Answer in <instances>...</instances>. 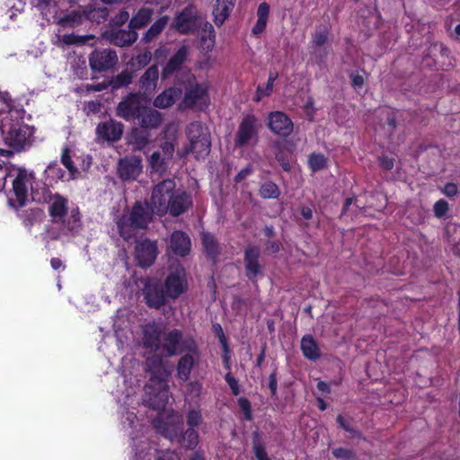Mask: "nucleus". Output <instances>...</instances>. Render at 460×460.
Here are the masks:
<instances>
[{"instance_id":"f257e3e1","label":"nucleus","mask_w":460,"mask_h":460,"mask_svg":"<svg viewBox=\"0 0 460 460\" xmlns=\"http://www.w3.org/2000/svg\"><path fill=\"white\" fill-rule=\"evenodd\" d=\"M155 214L148 202L136 201L129 214H123L117 221L118 233L125 241L136 236L137 230L147 228Z\"/></svg>"},{"instance_id":"f03ea898","label":"nucleus","mask_w":460,"mask_h":460,"mask_svg":"<svg viewBox=\"0 0 460 460\" xmlns=\"http://www.w3.org/2000/svg\"><path fill=\"white\" fill-rule=\"evenodd\" d=\"M35 173L24 167H17L9 170L8 181L11 188L4 189L7 196V204L11 208L24 207L28 201L29 190L32 188Z\"/></svg>"},{"instance_id":"7ed1b4c3","label":"nucleus","mask_w":460,"mask_h":460,"mask_svg":"<svg viewBox=\"0 0 460 460\" xmlns=\"http://www.w3.org/2000/svg\"><path fill=\"white\" fill-rule=\"evenodd\" d=\"M161 348L165 356L173 357L183 352H198V344L193 337L183 338L182 332L172 329L163 335Z\"/></svg>"},{"instance_id":"20e7f679","label":"nucleus","mask_w":460,"mask_h":460,"mask_svg":"<svg viewBox=\"0 0 460 460\" xmlns=\"http://www.w3.org/2000/svg\"><path fill=\"white\" fill-rule=\"evenodd\" d=\"M176 191V183L172 179H165L154 186L149 205L154 208L158 216L167 214V203Z\"/></svg>"},{"instance_id":"39448f33","label":"nucleus","mask_w":460,"mask_h":460,"mask_svg":"<svg viewBox=\"0 0 460 460\" xmlns=\"http://www.w3.org/2000/svg\"><path fill=\"white\" fill-rule=\"evenodd\" d=\"M209 103L210 97L207 85L194 83L185 89L181 106L190 110L203 111L208 107Z\"/></svg>"},{"instance_id":"423d86ee","label":"nucleus","mask_w":460,"mask_h":460,"mask_svg":"<svg viewBox=\"0 0 460 460\" xmlns=\"http://www.w3.org/2000/svg\"><path fill=\"white\" fill-rule=\"evenodd\" d=\"M143 296L146 305L155 310L161 309L171 301L167 296L163 282L157 279H147L144 285Z\"/></svg>"},{"instance_id":"0eeeda50","label":"nucleus","mask_w":460,"mask_h":460,"mask_svg":"<svg viewBox=\"0 0 460 460\" xmlns=\"http://www.w3.org/2000/svg\"><path fill=\"white\" fill-rule=\"evenodd\" d=\"M163 286L171 301L177 300L188 290L185 270L181 266L171 269L163 282Z\"/></svg>"},{"instance_id":"6e6552de","label":"nucleus","mask_w":460,"mask_h":460,"mask_svg":"<svg viewBox=\"0 0 460 460\" xmlns=\"http://www.w3.org/2000/svg\"><path fill=\"white\" fill-rule=\"evenodd\" d=\"M0 133L8 146L18 152L23 149L27 141V132L18 124L13 123L12 119H2Z\"/></svg>"},{"instance_id":"1a4fd4ad","label":"nucleus","mask_w":460,"mask_h":460,"mask_svg":"<svg viewBox=\"0 0 460 460\" xmlns=\"http://www.w3.org/2000/svg\"><path fill=\"white\" fill-rule=\"evenodd\" d=\"M259 119L254 114L245 115L239 123L234 136V144L235 147H243L258 139Z\"/></svg>"},{"instance_id":"9d476101","label":"nucleus","mask_w":460,"mask_h":460,"mask_svg":"<svg viewBox=\"0 0 460 460\" xmlns=\"http://www.w3.org/2000/svg\"><path fill=\"white\" fill-rule=\"evenodd\" d=\"M261 248L258 245L248 244L243 250L245 277L254 285L258 278L263 276V266L260 262Z\"/></svg>"},{"instance_id":"9b49d317","label":"nucleus","mask_w":460,"mask_h":460,"mask_svg":"<svg viewBox=\"0 0 460 460\" xmlns=\"http://www.w3.org/2000/svg\"><path fill=\"white\" fill-rule=\"evenodd\" d=\"M118 61L117 52L111 48H96L89 55V66L96 73L106 72L113 68Z\"/></svg>"},{"instance_id":"f8f14e48","label":"nucleus","mask_w":460,"mask_h":460,"mask_svg":"<svg viewBox=\"0 0 460 460\" xmlns=\"http://www.w3.org/2000/svg\"><path fill=\"white\" fill-rule=\"evenodd\" d=\"M143 97L137 93H129L118 103L116 107V115L126 121H136L139 117L143 105L141 100Z\"/></svg>"},{"instance_id":"ddd939ff","label":"nucleus","mask_w":460,"mask_h":460,"mask_svg":"<svg viewBox=\"0 0 460 460\" xmlns=\"http://www.w3.org/2000/svg\"><path fill=\"white\" fill-rule=\"evenodd\" d=\"M198 20L197 7L190 4L175 16L173 27L179 33L183 35L193 33L199 28Z\"/></svg>"},{"instance_id":"4468645a","label":"nucleus","mask_w":460,"mask_h":460,"mask_svg":"<svg viewBox=\"0 0 460 460\" xmlns=\"http://www.w3.org/2000/svg\"><path fill=\"white\" fill-rule=\"evenodd\" d=\"M43 202L49 203V214L51 221L59 223L68 212V200L59 193H52L48 188L43 191Z\"/></svg>"},{"instance_id":"2eb2a0df","label":"nucleus","mask_w":460,"mask_h":460,"mask_svg":"<svg viewBox=\"0 0 460 460\" xmlns=\"http://www.w3.org/2000/svg\"><path fill=\"white\" fill-rule=\"evenodd\" d=\"M164 434L171 440L177 439L183 447L193 449L199 444V433L195 428H188L185 432L181 426L164 424Z\"/></svg>"},{"instance_id":"dca6fc26","label":"nucleus","mask_w":460,"mask_h":460,"mask_svg":"<svg viewBox=\"0 0 460 460\" xmlns=\"http://www.w3.org/2000/svg\"><path fill=\"white\" fill-rule=\"evenodd\" d=\"M142 172V159L137 155L120 158L118 163L117 173L123 181H135Z\"/></svg>"},{"instance_id":"f3484780","label":"nucleus","mask_w":460,"mask_h":460,"mask_svg":"<svg viewBox=\"0 0 460 460\" xmlns=\"http://www.w3.org/2000/svg\"><path fill=\"white\" fill-rule=\"evenodd\" d=\"M159 69L157 65L150 66L140 76L137 85L138 92L143 100H151L157 88Z\"/></svg>"},{"instance_id":"a211bd4d","label":"nucleus","mask_w":460,"mask_h":460,"mask_svg":"<svg viewBox=\"0 0 460 460\" xmlns=\"http://www.w3.org/2000/svg\"><path fill=\"white\" fill-rule=\"evenodd\" d=\"M268 126L275 135L287 137L294 129L291 119L283 111H271L268 117Z\"/></svg>"},{"instance_id":"6ab92c4d","label":"nucleus","mask_w":460,"mask_h":460,"mask_svg":"<svg viewBox=\"0 0 460 460\" xmlns=\"http://www.w3.org/2000/svg\"><path fill=\"white\" fill-rule=\"evenodd\" d=\"M193 205L191 196L185 190H176L170 203H167V214L179 217L187 212Z\"/></svg>"},{"instance_id":"aec40b11","label":"nucleus","mask_w":460,"mask_h":460,"mask_svg":"<svg viewBox=\"0 0 460 460\" xmlns=\"http://www.w3.org/2000/svg\"><path fill=\"white\" fill-rule=\"evenodd\" d=\"M156 242L145 239L136 246V259L142 268L150 267L157 257Z\"/></svg>"},{"instance_id":"412c9836","label":"nucleus","mask_w":460,"mask_h":460,"mask_svg":"<svg viewBox=\"0 0 460 460\" xmlns=\"http://www.w3.org/2000/svg\"><path fill=\"white\" fill-rule=\"evenodd\" d=\"M123 134V124L114 119L101 122L96 127V135L107 142L119 141Z\"/></svg>"},{"instance_id":"4be33fe9","label":"nucleus","mask_w":460,"mask_h":460,"mask_svg":"<svg viewBox=\"0 0 460 460\" xmlns=\"http://www.w3.org/2000/svg\"><path fill=\"white\" fill-rule=\"evenodd\" d=\"M143 346L145 349L155 352L161 349V341L163 338L162 328L155 323H147L143 327Z\"/></svg>"},{"instance_id":"5701e85b","label":"nucleus","mask_w":460,"mask_h":460,"mask_svg":"<svg viewBox=\"0 0 460 460\" xmlns=\"http://www.w3.org/2000/svg\"><path fill=\"white\" fill-rule=\"evenodd\" d=\"M189 55V49L182 45L167 61L162 69V78L164 80L171 77L176 72H179L186 62Z\"/></svg>"},{"instance_id":"b1692460","label":"nucleus","mask_w":460,"mask_h":460,"mask_svg":"<svg viewBox=\"0 0 460 460\" xmlns=\"http://www.w3.org/2000/svg\"><path fill=\"white\" fill-rule=\"evenodd\" d=\"M199 358V350L197 353L186 352L182 355L177 363L176 370L178 378L186 382L190 379L191 371Z\"/></svg>"},{"instance_id":"393cba45","label":"nucleus","mask_w":460,"mask_h":460,"mask_svg":"<svg viewBox=\"0 0 460 460\" xmlns=\"http://www.w3.org/2000/svg\"><path fill=\"white\" fill-rule=\"evenodd\" d=\"M144 129H155L160 127L163 116L162 113L155 109L144 106L139 117L136 119Z\"/></svg>"},{"instance_id":"a878e982","label":"nucleus","mask_w":460,"mask_h":460,"mask_svg":"<svg viewBox=\"0 0 460 460\" xmlns=\"http://www.w3.org/2000/svg\"><path fill=\"white\" fill-rule=\"evenodd\" d=\"M190 239L189 235L182 231H174L170 238V247L176 255L184 257L190 251Z\"/></svg>"},{"instance_id":"bb28decb","label":"nucleus","mask_w":460,"mask_h":460,"mask_svg":"<svg viewBox=\"0 0 460 460\" xmlns=\"http://www.w3.org/2000/svg\"><path fill=\"white\" fill-rule=\"evenodd\" d=\"M181 94L182 91L181 88L175 86L166 88L155 98L153 104L155 108L159 109L170 108L181 98Z\"/></svg>"},{"instance_id":"cd10ccee","label":"nucleus","mask_w":460,"mask_h":460,"mask_svg":"<svg viewBox=\"0 0 460 460\" xmlns=\"http://www.w3.org/2000/svg\"><path fill=\"white\" fill-rule=\"evenodd\" d=\"M201 243L206 256L216 263L221 253V248L216 236L210 232L201 234Z\"/></svg>"},{"instance_id":"c85d7f7f","label":"nucleus","mask_w":460,"mask_h":460,"mask_svg":"<svg viewBox=\"0 0 460 460\" xmlns=\"http://www.w3.org/2000/svg\"><path fill=\"white\" fill-rule=\"evenodd\" d=\"M23 207H17L16 208H13L19 219L22 221V225L28 229L31 230L33 225L39 222L41 219L43 215V210L40 208H30L26 209H22Z\"/></svg>"},{"instance_id":"c756f323","label":"nucleus","mask_w":460,"mask_h":460,"mask_svg":"<svg viewBox=\"0 0 460 460\" xmlns=\"http://www.w3.org/2000/svg\"><path fill=\"white\" fill-rule=\"evenodd\" d=\"M110 40L115 46L128 47L137 40V33L131 28H128V30H115L111 31Z\"/></svg>"},{"instance_id":"7c9ffc66","label":"nucleus","mask_w":460,"mask_h":460,"mask_svg":"<svg viewBox=\"0 0 460 460\" xmlns=\"http://www.w3.org/2000/svg\"><path fill=\"white\" fill-rule=\"evenodd\" d=\"M234 4L235 0H215L213 15L215 16L214 22L216 25L220 26L224 23L230 15Z\"/></svg>"},{"instance_id":"2f4dec72","label":"nucleus","mask_w":460,"mask_h":460,"mask_svg":"<svg viewBox=\"0 0 460 460\" xmlns=\"http://www.w3.org/2000/svg\"><path fill=\"white\" fill-rule=\"evenodd\" d=\"M300 349L304 357L309 360L316 361L321 357L319 345L311 334L302 337Z\"/></svg>"},{"instance_id":"473e14b6","label":"nucleus","mask_w":460,"mask_h":460,"mask_svg":"<svg viewBox=\"0 0 460 460\" xmlns=\"http://www.w3.org/2000/svg\"><path fill=\"white\" fill-rule=\"evenodd\" d=\"M210 137H201L199 141L190 144L182 150L181 156H186L190 153H193L197 159L207 156L210 152Z\"/></svg>"},{"instance_id":"72a5a7b5","label":"nucleus","mask_w":460,"mask_h":460,"mask_svg":"<svg viewBox=\"0 0 460 460\" xmlns=\"http://www.w3.org/2000/svg\"><path fill=\"white\" fill-rule=\"evenodd\" d=\"M269 14L270 4L266 2L261 3L257 8V22L252 28V33L253 35H260L265 31Z\"/></svg>"},{"instance_id":"f704fd0d","label":"nucleus","mask_w":460,"mask_h":460,"mask_svg":"<svg viewBox=\"0 0 460 460\" xmlns=\"http://www.w3.org/2000/svg\"><path fill=\"white\" fill-rule=\"evenodd\" d=\"M186 136L190 144L199 141L201 137H210L208 129L199 121H193L188 125L186 128Z\"/></svg>"},{"instance_id":"c9c22d12","label":"nucleus","mask_w":460,"mask_h":460,"mask_svg":"<svg viewBox=\"0 0 460 460\" xmlns=\"http://www.w3.org/2000/svg\"><path fill=\"white\" fill-rule=\"evenodd\" d=\"M134 78V72L128 69L122 70L118 75L111 77L109 85L111 90H119L123 87L128 86Z\"/></svg>"},{"instance_id":"e433bc0d","label":"nucleus","mask_w":460,"mask_h":460,"mask_svg":"<svg viewBox=\"0 0 460 460\" xmlns=\"http://www.w3.org/2000/svg\"><path fill=\"white\" fill-rule=\"evenodd\" d=\"M150 135L146 129L135 128L131 130V144L137 150H143L149 144Z\"/></svg>"},{"instance_id":"4c0bfd02","label":"nucleus","mask_w":460,"mask_h":460,"mask_svg":"<svg viewBox=\"0 0 460 460\" xmlns=\"http://www.w3.org/2000/svg\"><path fill=\"white\" fill-rule=\"evenodd\" d=\"M168 22V16L164 15L158 18L147 30V31L144 34L142 40L145 42L152 41L155 37H157L163 30L165 28Z\"/></svg>"},{"instance_id":"58836bf2","label":"nucleus","mask_w":460,"mask_h":460,"mask_svg":"<svg viewBox=\"0 0 460 460\" xmlns=\"http://www.w3.org/2000/svg\"><path fill=\"white\" fill-rule=\"evenodd\" d=\"M151 11L149 9L142 8L140 9L136 15H134L128 23V28L133 29H140L146 26L150 19H151Z\"/></svg>"},{"instance_id":"ea45409f","label":"nucleus","mask_w":460,"mask_h":460,"mask_svg":"<svg viewBox=\"0 0 460 460\" xmlns=\"http://www.w3.org/2000/svg\"><path fill=\"white\" fill-rule=\"evenodd\" d=\"M259 194L265 199H278L280 195V190L275 182L268 181L261 184Z\"/></svg>"},{"instance_id":"a19ab883","label":"nucleus","mask_w":460,"mask_h":460,"mask_svg":"<svg viewBox=\"0 0 460 460\" xmlns=\"http://www.w3.org/2000/svg\"><path fill=\"white\" fill-rule=\"evenodd\" d=\"M309 168L314 172H319L328 166V160L322 153H313L308 156Z\"/></svg>"},{"instance_id":"79ce46f5","label":"nucleus","mask_w":460,"mask_h":460,"mask_svg":"<svg viewBox=\"0 0 460 460\" xmlns=\"http://www.w3.org/2000/svg\"><path fill=\"white\" fill-rule=\"evenodd\" d=\"M71 153V148L68 146H65L62 148L60 161L61 164L67 169L69 173L72 176H75L76 173H78V169L72 160Z\"/></svg>"},{"instance_id":"37998d69","label":"nucleus","mask_w":460,"mask_h":460,"mask_svg":"<svg viewBox=\"0 0 460 460\" xmlns=\"http://www.w3.org/2000/svg\"><path fill=\"white\" fill-rule=\"evenodd\" d=\"M148 371L151 373L152 378H158L164 370L163 360L159 356H153L146 360Z\"/></svg>"},{"instance_id":"c03bdc74","label":"nucleus","mask_w":460,"mask_h":460,"mask_svg":"<svg viewBox=\"0 0 460 460\" xmlns=\"http://www.w3.org/2000/svg\"><path fill=\"white\" fill-rule=\"evenodd\" d=\"M166 157H162L159 151H155L148 158V164L152 171L164 172L166 169Z\"/></svg>"},{"instance_id":"a18cd8bd","label":"nucleus","mask_w":460,"mask_h":460,"mask_svg":"<svg viewBox=\"0 0 460 460\" xmlns=\"http://www.w3.org/2000/svg\"><path fill=\"white\" fill-rule=\"evenodd\" d=\"M275 158L285 172L291 170V153L288 150L279 148L275 155Z\"/></svg>"},{"instance_id":"49530a36","label":"nucleus","mask_w":460,"mask_h":460,"mask_svg":"<svg viewBox=\"0 0 460 460\" xmlns=\"http://www.w3.org/2000/svg\"><path fill=\"white\" fill-rule=\"evenodd\" d=\"M380 115L385 119V124L390 133H394L397 127L396 112L391 109H384L381 111Z\"/></svg>"},{"instance_id":"de8ad7c7","label":"nucleus","mask_w":460,"mask_h":460,"mask_svg":"<svg viewBox=\"0 0 460 460\" xmlns=\"http://www.w3.org/2000/svg\"><path fill=\"white\" fill-rule=\"evenodd\" d=\"M186 422L189 428H197L202 422V415L199 409H190L186 414Z\"/></svg>"},{"instance_id":"09e8293b","label":"nucleus","mask_w":460,"mask_h":460,"mask_svg":"<svg viewBox=\"0 0 460 460\" xmlns=\"http://www.w3.org/2000/svg\"><path fill=\"white\" fill-rule=\"evenodd\" d=\"M81 226V213L78 208H73L67 220V229L76 231Z\"/></svg>"},{"instance_id":"8fccbe9b","label":"nucleus","mask_w":460,"mask_h":460,"mask_svg":"<svg viewBox=\"0 0 460 460\" xmlns=\"http://www.w3.org/2000/svg\"><path fill=\"white\" fill-rule=\"evenodd\" d=\"M273 86L274 84L270 82H267L265 85L259 84L256 88L253 101L259 102L262 98L270 96L273 92Z\"/></svg>"},{"instance_id":"3c124183","label":"nucleus","mask_w":460,"mask_h":460,"mask_svg":"<svg viewBox=\"0 0 460 460\" xmlns=\"http://www.w3.org/2000/svg\"><path fill=\"white\" fill-rule=\"evenodd\" d=\"M237 403L243 414V420L251 421L253 416L250 401L245 397H240L237 400Z\"/></svg>"},{"instance_id":"603ef678","label":"nucleus","mask_w":460,"mask_h":460,"mask_svg":"<svg viewBox=\"0 0 460 460\" xmlns=\"http://www.w3.org/2000/svg\"><path fill=\"white\" fill-rule=\"evenodd\" d=\"M449 209V206L447 200L440 199L435 202L433 206V212L436 217L443 218Z\"/></svg>"},{"instance_id":"864d4df0","label":"nucleus","mask_w":460,"mask_h":460,"mask_svg":"<svg viewBox=\"0 0 460 460\" xmlns=\"http://www.w3.org/2000/svg\"><path fill=\"white\" fill-rule=\"evenodd\" d=\"M332 454L334 458L340 460H350L354 456L353 450L345 447L333 448Z\"/></svg>"},{"instance_id":"5fc2aeb1","label":"nucleus","mask_w":460,"mask_h":460,"mask_svg":"<svg viewBox=\"0 0 460 460\" xmlns=\"http://www.w3.org/2000/svg\"><path fill=\"white\" fill-rule=\"evenodd\" d=\"M336 421L339 425V427L342 429H344L345 431L352 434L353 436H358L359 435V432L354 429L346 420L345 418L341 415V414H339L336 418Z\"/></svg>"},{"instance_id":"6e6d98bb","label":"nucleus","mask_w":460,"mask_h":460,"mask_svg":"<svg viewBox=\"0 0 460 460\" xmlns=\"http://www.w3.org/2000/svg\"><path fill=\"white\" fill-rule=\"evenodd\" d=\"M328 41V31L326 30L323 31L315 32L313 36L312 45L314 47H322Z\"/></svg>"},{"instance_id":"4d7b16f0","label":"nucleus","mask_w":460,"mask_h":460,"mask_svg":"<svg viewBox=\"0 0 460 460\" xmlns=\"http://www.w3.org/2000/svg\"><path fill=\"white\" fill-rule=\"evenodd\" d=\"M225 380L229 385L232 394L234 395H238L240 394V387L237 379L230 372H228L225 376Z\"/></svg>"},{"instance_id":"13d9d810","label":"nucleus","mask_w":460,"mask_h":460,"mask_svg":"<svg viewBox=\"0 0 460 460\" xmlns=\"http://www.w3.org/2000/svg\"><path fill=\"white\" fill-rule=\"evenodd\" d=\"M442 192L449 199L456 198L459 193L457 184L455 182H447L442 189Z\"/></svg>"},{"instance_id":"bf43d9fd","label":"nucleus","mask_w":460,"mask_h":460,"mask_svg":"<svg viewBox=\"0 0 460 460\" xmlns=\"http://www.w3.org/2000/svg\"><path fill=\"white\" fill-rule=\"evenodd\" d=\"M378 164L385 171H391L394 166V159L382 155L378 156Z\"/></svg>"},{"instance_id":"052dcab7","label":"nucleus","mask_w":460,"mask_h":460,"mask_svg":"<svg viewBox=\"0 0 460 460\" xmlns=\"http://www.w3.org/2000/svg\"><path fill=\"white\" fill-rule=\"evenodd\" d=\"M9 168L5 165L4 162L0 161V191L5 189L8 182Z\"/></svg>"},{"instance_id":"680f3d73","label":"nucleus","mask_w":460,"mask_h":460,"mask_svg":"<svg viewBox=\"0 0 460 460\" xmlns=\"http://www.w3.org/2000/svg\"><path fill=\"white\" fill-rule=\"evenodd\" d=\"M252 449L257 460H270L262 444L255 443Z\"/></svg>"},{"instance_id":"e2e57ef3","label":"nucleus","mask_w":460,"mask_h":460,"mask_svg":"<svg viewBox=\"0 0 460 460\" xmlns=\"http://www.w3.org/2000/svg\"><path fill=\"white\" fill-rule=\"evenodd\" d=\"M252 166L248 164L245 168L242 169L234 178V181L235 183H240L244 179H246L249 175L252 173Z\"/></svg>"},{"instance_id":"0e129e2a","label":"nucleus","mask_w":460,"mask_h":460,"mask_svg":"<svg viewBox=\"0 0 460 460\" xmlns=\"http://www.w3.org/2000/svg\"><path fill=\"white\" fill-rule=\"evenodd\" d=\"M161 149H162V152L164 154V156H165L166 159H171L172 157V155H173L175 146H174V144L172 142L164 141L161 145Z\"/></svg>"},{"instance_id":"69168bd1","label":"nucleus","mask_w":460,"mask_h":460,"mask_svg":"<svg viewBox=\"0 0 460 460\" xmlns=\"http://www.w3.org/2000/svg\"><path fill=\"white\" fill-rule=\"evenodd\" d=\"M349 77L351 79V86L355 90L361 89L363 87L365 83L363 75L352 72L349 74Z\"/></svg>"},{"instance_id":"338daca9","label":"nucleus","mask_w":460,"mask_h":460,"mask_svg":"<svg viewBox=\"0 0 460 460\" xmlns=\"http://www.w3.org/2000/svg\"><path fill=\"white\" fill-rule=\"evenodd\" d=\"M151 58H152L151 52L146 50L141 54H138L136 57V62L137 63V65L139 66H146V65L149 64V62L151 61Z\"/></svg>"},{"instance_id":"774afa93","label":"nucleus","mask_w":460,"mask_h":460,"mask_svg":"<svg viewBox=\"0 0 460 460\" xmlns=\"http://www.w3.org/2000/svg\"><path fill=\"white\" fill-rule=\"evenodd\" d=\"M62 41L66 45H73L77 43H83L84 40L81 36L75 35L74 33L64 34L62 36Z\"/></svg>"}]
</instances>
